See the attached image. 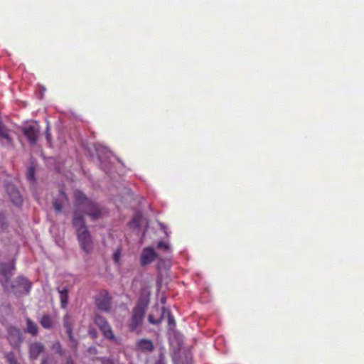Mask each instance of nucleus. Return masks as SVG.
I'll use <instances>...</instances> for the list:
<instances>
[{
    "mask_svg": "<svg viewBox=\"0 0 364 364\" xmlns=\"http://www.w3.org/2000/svg\"><path fill=\"white\" fill-rule=\"evenodd\" d=\"M26 323L27 327L26 331L32 336H36L38 331L37 325L28 318H26Z\"/></svg>",
    "mask_w": 364,
    "mask_h": 364,
    "instance_id": "19",
    "label": "nucleus"
},
{
    "mask_svg": "<svg viewBox=\"0 0 364 364\" xmlns=\"http://www.w3.org/2000/svg\"><path fill=\"white\" fill-rule=\"evenodd\" d=\"M34 174H35L34 168L32 167V166L29 167L28 168V171H27V173H26V178H27V179L31 181H34V179H35Z\"/></svg>",
    "mask_w": 364,
    "mask_h": 364,
    "instance_id": "23",
    "label": "nucleus"
},
{
    "mask_svg": "<svg viewBox=\"0 0 364 364\" xmlns=\"http://www.w3.org/2000/svg\"><path fill=\"white\" fill-rule=\"evenodd\" d=\"M157 248L164 252H170L171 251V248L169 243H168L166 242H163V241L159 242V243L157 245Z\"/></svg>",
    "mask_w": 364,
    "mask_h": 364,
    "instance_id": "22",
    "label": "nucleus"
},
{
    "mask_svg": "<svg viewBox=\"0 0 364 364\" xmlns=\"http://www.w3.org/2000/svg\"><path fill=\"white\" fill-rule=\"evenodd\" d=\"M156 364H162L161 362H157Z\"/></svg>",
    "mask_w": 364,
    "mask_h": 364,
    "instance_id": "32",
    "label": "nucleus"
},
{
    "mask_svg": "<svg viewBox=\"0 0 364 364\" xmlns=\"http://www.w3.org/2000/svg\"><path fill=\"white\" fill-rule=\"evenodd\" d=\"M146 311V306L142 304H138L132 311V315L129 323V328L131 331H136L143 322Z\"/></svg>",
    "mask_w": 364,
    "mask_h": 364,
    "instance_id": "3",
    "label": "nucleus"
},
{
    "mask_svg": "<svg viewBox=\"0 0 364 364\" xmlns=\"http://www.w3.org/2000/svg\"><path fill=\"white\" fill-rule=\"evenodd\" d=\"M8 339L12 346H18L22 341L21 331L15 327H10L8 331Z\"/></svg>",
    "mask_w": 364,
    "mask_h": 364,
    "instance_id": "11",
    "label": "nucleus"
},
{
    "mask_svg": "<svg viewBox=\"0 0 364 364\" xmlns=\"http://www.w3.org/2000/svg\"><path fill=\"white\" fill-rule=\"evenodd\" d=\"M160 227L161 228V229H163L164 230V233L166 236H168L169 235V233L168 232L167 230H166V228L165 227V225L161 223H159Z\"/></svg>",
    "mask_w": 364,
    "mask_h": 364,
    "instance_id": "28",
    "label": "nucleus"
},
{
    "mask_svg": "<svg viewBox=\"0 0 364 364\" xmlns=\"http://www.w3.org/2000/svg\"><path fill=\"white\" fill-rule=\"evenodd\" d=\"M5 226V219L4 217L0 215V230H4Z\"/></svg>",
    "mask_w": 364,
    "mask_h": 364,
    "instance_id": "27",
    "label": "nucleus"
},
{
    "mask_svg": "<svg viewBox=\"0 0 364 364\" xmlns=\"http://www.w3.org/2000/svg\"><path fill=\"white\" fill-rule=\"evenodd\" d=\"M95 322L106 338L113 341H116L111 326L103 316L97 314L95 317Z\"/></svg>",
    "mask_w": 364,
    "mask_h": 364,
    "instance_id": "5",
    "label": "nucleus"
},
{
    "mask_svg": "<svg viewBox=\"0 0 364 364\" xmlns=\"http://www.w3.org/2000/svg\"><path fill=\"white\" fill-rule=\"evenodd\" d=\"M14 270V265L13 264H3L0 267V282H8L13 275V271Z\"/></svg>",
    "mask_w": 364,
    "mask_h": 364,
    "instance_id": "10",
    "label": "nucleus"
},
{
    "mask_svg": "<svg viewBox=\"0 0 364 364\" xmlns=\"http://www.w3.org/2000/svg\"><path fill=\"white\" fill-rule=\"evenodd\" d=\"M7 192L10 196L11 201L16 205H20L22 203L21 196L19 191L14 186H9Z\"/></svg>",
    "mask_w": 364,
    "mask_h": 364,
    "instance_id": "14",
    "label": "nucleus"
},
{
    "mask_svg": "<svg viewBox=\"0 0 364 364\" xmlns=\"http://www.w3.org/2000/svg\"><path fill=\"white\" fill-rule=\"evenodd\" d=\"M95 304L98 309L102 311H109L110 309L111 300L107 292H102L95 297Z\"/></svg>",
    "mask_w": 364,
    "mask_h": 364,
    "instance_id": "7",
    "label": "nucleus"
},
{
    "mask_svg": "<svg viewBox=\"0 0 364 364\" xmlns=\"http://www.w3.org/2000/svg\"><path fill=\"white\" fill-rule=\"evenodd\" d=\"M163 318H161V316L159 319H155L154 315L150 314L148 317L149 322L151 324H159L161 323Z\"/></svg>",
    "mask_w": 364,
    "mask_h": 364,
    "instance_id": "25",
    "label": "nucleus"
},
{
    "mask_svg": "<svg viewBox=\"0 0 364 364\" xmlns=\"http://www.w3.org/2000/svg\"><path fill=\"white\" fill-rule=\"evenodd\" d=\"M46 138L49 141L50 140V133H49V128L47 127V130H46Z\"/></svg>",
    "mask_w": 364,
    "mask_h": 364,
    "instance_id": "29",
    "label": "nucleus"
},
{
    "mask_svg": "<svg viewBox=\"0 0 364 364\" xmlns=\"http://www.w3.org/2000/svg\"><path fill=\"white\" fill-rule=\"evenodd\" d=\"M15 285L14 287H19L18 291L20 293L28 294L31 287V282L23 277H18L16 282Z\"/></svg>",
    "mask_w": 364,
    "mask_h": 364,
    "instance_id": "12",
    "label": "nucleus"
},
{
    "mask_svg": "<svg viewBox=\"0 0 364 364\" xmlns=\"http://www.w3.org/2000/svg\"><path fill=\"white\" fill-rule=\"evenodd\" d=\"M161 311H162L161 312V318H167L168 323V325L170 326V327L171 328L174 327L175 324H176L175 321H174L173 317L171 314L170 311L168 309L163 307Z\"/></svg>",
    "mask_w": 364,
    "mask_h": 364,
    "instance_id": "18",
    "label": "nucleus"
},
{
    "mask_svg": "<svg viewBox=\"0 0 364 364\" xmlns=\"http://www.w3.org/2000/svg\"><path fill=\"white\" fill-rule=\"evenodd\" d=\"M138 348L143 351L151 352L154 350V345L151 340L141 339L137 342Z\"/></svg>",
    "mask_w": 364,
    "mask_h": 364,
    "instance_id": "17",
    "label": "nucleus"
},
{
    "mask_svg": "<svg viewBox=\"0 0 364 364\" xmlns=\"http://www.w3.org/2000/svg\"><path fill=\"white\" fill-rule=\"evenodd\" d=\"M44 346L41 343L35 342L30 346L29 353L32 359H36L43 351Z\"/></svg>",
    "mask_w": 364,
    "mask_h": 364,
    "instance_id": "15",
    "label": "nucleus"
},
{
    "mask_svg": "<svg viewBox=\"0 0 364 364\" xmlns=\"http://www.w3.org/2000/svg\"><path fill=\"white\" fill-rule=\"evenodd\" d=\"M73 225L75 229L81 249L87 254L90 253L93 250V241L85 225V219H82L76 213L73 216Z\"/></svg>",
    "mask_w": 364,
    "mask_h": 364,
    "instance_id": "2",
    "label": "nucleus"
},
{
    "mask_svg": "<svg viewBox=\"0 0 364 364\" xmlns=\"http://www.w3.org/2000/svg\"><path fill=\"white\" fill-rule=\"evenodd\" d=\"M157 257V253L151 247H144L140 255V264L142 267H145L152 262H154Z\"/></svg>",
    "mask_w": 364,
    "mask_h": 364,
    "instance_id": "6",
    "label": "nucleus"
},
{
    "mask_svg": "<svg viewBox=\"0 0 364 364\" xmlns=\"http://www.w3.org/2000/svg\"><path fill=\"white\" fill-rule=\"evenodd\" d=\"M22 131L31 144L36 143L40 132V126L37 122H31L24 125Z\"/></svg>",
    "mask_w": 364,
    "mask_h": 364,
    "instance_id": "4",
    "label": "nucleus"
},
{
    "mask_svg": "<svg viewBox=\"0 0 364 364\" xmlns=\"http://www.w3.org/2000/svg\"><path fill=\"white\" fill-rule=\"evenodd\" d=\"M66 364H74V363H73V360H71L70 359H68V360H67Z\"/></svg>",
    "mask_w": 364,
    "mask_h": 364,
    "instance_id": "30",
    "label": "nucleus"
},
{
    "mask_svg": "<svg viewBox=\"0 0 364 364\" xmlns=\"http://www.w3.org/2000/svg\"><path fill=\"white\" fill-rule=\"evenodd\" d=\"M95 150L98 156L99 160L101 162L102 168L105 171H107L109 168L106 164L105 159L108 158V154H110L109 151L104 146L97 144L95 146Z\"/></svg>",
    "mask_w": 364,
    "mask_h": 364,
    "instance_id": "9",
    "label": "nucleus"
},
{
    "mask_svg": "<svg viewBox=\"0 0 364 364\" xmlns=\"http://www.w3.org/2000/svg\"><path fill=\"white\" fill-rule=\"evenodd\" d=\"M41 325L45 328H51L53 327V321L51 317L48 315H43L40 320Z\"/></svg>",
    "mask_w": 364,
    "mask_h": 364,
    "instance_id": "21",
    "label": "nucleus"
},
{
    "mask_svg": "<svg viewBox=\"0 0 364 364\" xmlns=\"http://www.w3.org/2000/svg\"><path fill=\"white\" fill-rule=\"evenodd\" d=\"M60 304L63 308H65L68 301V291L66 288L58 289Z\"/></svg>",
    "mask_w": 364,
    "mask_h": 364,
    "instance_id": "20",
    "label": "nucleus"
},
{
    "mask_svg": "<svg viewBox=\"0 0 364 364\" xmlns=\"http://www.w3.org/2000/svg\"><path fill=\"white\" fill-rule=\"evenodd\" d=\"M0 143L4 146H11L13 144V139L10 135V132L0 119Z\"/></svg>",
    "mask_w": 364,
    "mask_h": 364,
    "instance_id": "8",
    "label": "nucleus"
},
{
    "mask_svg": "<svg viewBox=\"0 0 364 364\" xmlns=\"http://www.w3.org/2000/svg\"><path fill=\"white\" fill-rule=\"evenodd\" d=\"M63 326L70 340L73 339V319L71 316L66 314L63 318Z\"/></svg>",
    "mask_w": 364,
    "mask_h": 364,
    "instance_id": "16",
    "label": "nucleus"
},
{
    "mask_svg": "<svg viewBox=\"0 0 364 364\" xmlns=\"http://www.w3.org/2000/svg\"><path fill=\"white\" fill-rule=\"evenodd\" d=\"M42 364H46V360H42Z\"/></svg>",
    "mask_w": 364,
    "mask_h": 364,
    "instance_id": "31",
    "label": "nucleus"
},
{
    "mask_svg": "<svg viewBox=\"0 0 364 364\" xmlns=\"http://www.w3.org/2000/svg\"><path fill=\"white\" fill-rule=\"evenodd\" d=\"M67 204H68V197L64 192L60 191L58 198L55 199L53 202L55 210L57 213H60L63 207Z\"/></svg>",
    "mask_w": 364,
    "mask_h": 364,
    "instance_id": "13",
    "label": "nucleus"
},
{
    "mask_svg": "<svg viewBox=\"0 0 364 364\" xmlns=\"http://www.w3.org/2000/svg\"><path fill=\"white\" fill-rule=\"evenodd\" d=\"M121 257V252L119 249H117L115 250V252L113 253V260L116 264H119V259Z\"/></svg>",
    "mask_w": 364,
    "mask_h": 364,
    "instance_id": "24",
    "label": "nucleus"
},
{
    "mask_svg": "<svg viewBox=\"0 0 364 364\" xmlns=\"http://www.w3.org/2000/svg\"><path fill=\"white\" fill-rule=\"evenodd\" d=\"M7 359L10 364H16V362L12 354H9L7 355Z\"/></svg>",
    "mask_w": 364,
    "mask_h": 364,
    "instance_id": "26",
    "label": "nucleus"
},
{
    "mask_svg": "<svg viewBox=\"0 0 364 364\" xmlns=\"http://www.w3.org/2000/svg\"><path fill=\"white\" fill-rule=\"evenodd\" d=\"M74 200L73 216L77 213L82 219H84L82 213H85L93 220L102 217V209L99 204L87 198L82 191H74Z\"/></svg>",
    "mask_w": 364,
    "mask_h": 364,
    "instance_id": "1",
    "label": "nucleus"
}]
</instances>
